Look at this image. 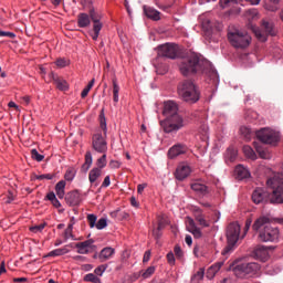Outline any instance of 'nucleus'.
Instances as JSON below:
<instances>
[{
    "label": "nucleus",
    "instance_id": "nucleus-1",
    "mask_svg": "<svg viewBox=\"0 0 283 283\" xmlns=\"http://www.w3.org/2000/svg\"><path fill=\"white\" fill-rule=\"evenodd\" d=\"M268 189L256 188L252 193V201L254 205H262L270 202V205H283V178H269L266 179Z\"/></svg>",
    "mask_w": 283,
    "mask_h": 283
},
{
    "label": "nucleus",
    "instance_id": "nucleus-2",
    "mask_svg": "<svg viewBox=\"0 0 283 283\" xmlns=\"http://www.w3.org/2000/svg\"><path fill=\"white\" fill-rule=\"evenodd\" d=\"M271 222L281 224L283 227V217L271 219L266 216L258 218L252 229L259 231V239L261 242H279L280 241V228L271 226Z\"/></svg>",
    "mask_w": 283,
    "mask_h": 283
},
{
    "label": "nucleus",
    "instance_id": "nucleus-3",
    "mask_svg": "<svg viewBox=\"0 0 283 283\" xmlns=\"http://www.w3.org/2000/svg\"><path fill=\"white\" fill-rule=\"evenodd\" d=\"M207 62L198 53H191L190 55L181 59L179 70L182 76H191L203 70Z\"/></svg>",
    "mask_w": 283,
    "mask_h": 283
},
{
    "label": "nucleus",
    "instance_id": "nucleus-4",
    "mask_svg": "<svg viewBox=\"0 0 283 283\" xmlns=\"http://www.w3.org/2000/svg\"><path fill=\"white\" fill-rule=\"evenodd\" d=\"M177 92L179 94V98L189 105H193V103H198L200 101V90L191 80H185L179 83Z\"/></svg>",
    "mask_w": 283,
    "mask_h": 283
},
{
    "label": "nucleus",
    "instance_id": "nucleus-5",
    "mask_svg": "<svg viewBox=\"0 0 283 283\" xmlns=\"http://www.w3.org/2000/svg\"><path fill=\"white\" fill-rule=\"evenodd\" d=\"M99 127L103 133H95L92 137V147L97 154H107V122L103 112L99 115Z\"/></svg>",
    "mask_w": 283,
    "mask_h": 283
},
{
    "label": "nucleus",
    "instance_id": "nucleus-6",
    "mask_svg": "<svg viewBox=\"0 0 283 283\" xmlns=\"http://www.w3.org/2000/svg\"><path fill=\"white\" fill-rule=\"evenodd\" d=\"M240 223L232 222L227 228V240L228 244L222 251V255H228V253H231L233 249H235V244H238V241L240 240Z\"/></svg>",
    "mask_w": 283,
    "mask_h": 283
},
{
    "label": "nucleus",
    "instance_id": "nucleus-7",
    "mask_svg": "<svg viewBox=\"0 0 283 283\" xmlns=\"http://www.w3.org/2000/svg\"><path fill=\"white\" fill-rule=\"evenodd\" d=\"M160 127L165 134H177L185 127V118L180 114L166 117L160 122Z\"/></svg>",
    "mask_w": 283,
    "mask_h": 283
},
{
    "label": "nucleus",
    "instance_id": "nucleus-8",
    "mask_svg": "<svg viewBox=\"0 0 283 283\" xmlns=\"http://www.w3.org/2000/svg\"><path fill=\"white\" fill-rule=\"evenodd\" d=\"M258 271H260V264L255 262L232 265V272L234 273L235 277L240 279L253 277Z\"/></svg>",
    "mask_w": 283,
    "mask_h": 283
},
{
    "label": "nucleus",
    "instance_id": "nucleus-9",
    "mask_svg": "<svg viewBox=\"0 0 283 283\" xmlns=\"http://www.w3.org/2000/svg\"><path fill=\"white\" fill-rule=\"evenodd\" d=\"M228 41L230 42L232 48L244 50V48H249V45L251 44V35L242 31L229 32Z\"/></svg>",
    "mask_w": 283,
    "mask_h": 283
},
{
    "label": "nucleus",
    "instance_id": "nucleus-10",
    "mask_svg": "<svg viewBox=\"0 0 283 283\" xmlns=\"http://www.w3.org/2000/svg\"><path fill=\"white\" fill-rule=\"evenodd\" d=\"M255 135L263 145H277V142L280 140L277 132L271 128H261L260 130H256Z\"/></svg>",
    "mask_w": 283,
    "mask_h": 283
},
{
    "label": "nucleus",
    "instance_id": "nucleus-11",
    "mask_svg": "<svg viewBox=\"0 0 283 283\" xmlns=\"http://www.w3.org/2000/svg\"><path fill=\"white\" fill-rule=\"evenodd\" d=\"M254 34L259 41L264 43L268 41L269 36H275V25L271 21L263 20L261 29H255Z\"/></svg>",
    "mask_w": 283,
    "mask_h": 283
},
{
    "label": "nucleus",
    "instance_id": "nucleus-12",
    "mask_svg": "<svg viewBox=\"0 0 283 283\" xmlns=\"http://www.w3.org/2000/svg\"><path fill=\"white\" fill-rule=\"evenodd\" d=\"M179 52L180 49L175 43H166L157 48L158 56H164L165 59H178Z\"/></svg>",
    "mask_w": 283,
    "mask_h": 283
},
{
    "label": "nucleus",
    "instance_id": "nucleus-13",
    "mask_svg": "<svg viewBox=\"0 0 283 283\" xmlns=\"http://www.w3.org/2000/svg\"><path fill=\"white\" fill-rule=\"evenodd\" d=\"M187 151H189V147L185 144L178 143L169 148L167 156L170 160H174L175 158H178V156H185Z\"/></svg>",
    "mask_w": 283,
    "mask_h": 283
},
{
    "label": "nucleus",
    "instance_id": "nucleus-14",
    "mask_svg": "<svg viewBox=\"0 0 283 283\" xmlns=\"http://www.w3.org/2000/svg\"><path fill=\"white\" fill-rule=\"evenodd\" d=\"M180 115V111L178 109V104L174 101L165 102L164 104V116L169 118V116H178Z\"/></svg>",
    "mask_w": 283,
    "mask_h": 283
},
{
    "label": "nucleus",
    "instance_id": "nucleus-15",
    "mask_svg": "<svg viewBox=\"0 0 283 283\" xmlns=\"http://www.w3.org/2000/svg\"><path fill=\"white\" fill-rule=\"evenodd\" d=\"M255 176H264L265 178H280V174L272 171L271 168L260 165L254 170Z\"/></svg>",
    "mask_w": 283,
    "mask_h": 283
},
{
    "label": "nucleus",
    "instance_id": "nucleus-16",
    "mask_svg": "<svg viewBox=\"0 0 283 283\" xmlns=\"http://www.w3.org/2000/svg\"><path fill=\"white\" fill-rule=\"evenodd\" d=\"M253 145L260 158H263V160H271V158H273V154L271 153V149H269L268 147H264V145L258 142H254Z\"/></svg>",
    "mask_w": 283,
    "mask_h": 283
},
{
    "label": "nucleus",
    "instance_id": "nucleus-17",
    "mask_svg": "<svg viewBox=\"0 0 283 283\" xmlns=\"http://www.w3.org/2000/svg\"><path fill=\"white\" fill-rule=\"evenodd\" d=\"M190 187H191L192 191H196L197 195L201 196L202 198H207V196H209V193H211V188H209L205 184L193 182V184H191Z\"/></svg>",
    "mask_w": 283,
    "mask_h": 283
},
{
    "label": "nucleus",
    "instance_id": "nucleus-18",
    "mask_svg": "<svg viewBox=\"0 0 283 283\" xmlns=\"http://www.w3.org/2000/svg\"><path fill=\"white\" fill-rule=\"evenodd\" d=\"M187 231H189V233H191L197 240H200V238H202V230L198 228L196 221L191 217H188Z\"/></svg>",
    "mask_w": 283,
    "mask_h": 283
},
{
    "label": "nucleus",
    "instance_id": "nucleus-19",
    "mask_svg": "<svg viewBox=\"0 0 283 283\" xmlns=\"http://www.w3.org/2000/svg\"><path fill=\"white\" fill-rule=\"evenodd\" d=\"M191 166L187 163H181L177 166L176 178H189V176H191Z\"/></svg>",
    "mask_w": 283,
    "mask_h": 283
},
{
    "label": "nucleus",
    "instance_id": "nucleus-20",
    "mask_svg": "<svg viewBox=\"0 0 283 283\" xmlns=\"http://www.w3.org/2000/svg\"><path fill=\"white\" fill-rule=\"evenodd\" d=\"M65 202L69 207H77L81 205V193L78 191H71L65 196Z\"/></svg>",
    "mask_w": 283,
    "mask_h": 283
},
{
    "label": "nucleus",
    "instance_id": "nucleus-21",
    "mask_svg": "<svg viewBox=\"0 0 283 283\" xmlns=\"http://www.w3.org/2000/svg\"><path fill=\"white\" fill-rule=\"evenodd\" d=\"M50 77L52 78V81L57 90H60L61 92H66V90L69 88L67 81L59 77V75H56L54 73H51Z\"/></svg>",
    "mask_w": 283,
    "mask_h": 283
},
{
    "label": "nucleus",
    "instance_id": "nucleus-22",
    "mask_svg": "<svg viewBox=\"0 0 283 283\" xmlns=\"http://www.w3.org/2000/svg\"><path fill=\"white\" fill-rule=\"evenodd\" d=\"M253 255L255 260H260L261 262H266L269 260V250L264 247H259L254 249Z\"/></svg>",
    "mask_w": 283,
    "mask_h": 283
},
{
    "label": "nucleus",
    "instance_id": "nucleus-23",
    "mask_svg": "<svg viewBox=\"0 0 283 283\" xmlns=\"http://www.w3.org/2000/svg\"><path fill=\"white\" fill-rule=\"evenodd\" d=\"M114 253H116V250L114 248H104L98 254L99 262H107V260L112 259V255H114Z\"/></svg>",
    "mask_w": 283,
    "mask_h": 283
},
{
    "label": "nucleus",
    "instance_id": "nucleus-24",
    "mask_svg": "<svg viewBox=\"0 0 283 283\" xmlns=\"http://www.w3.org/2000/svg\"><path fill=\"white\" fill-rule=\"evenodd\" d=\"M144 12L148 19H153V21H160V12L151 7H144Z\"/></svg>",
    "mask_w": 283,
    "mask_h": 283
},
{
    "label": "nucleus",
    "instance_id": "nucleus-25",
    "mask_svg": "<svg viewBox=\"0 0 283 283\" xmlns=\"http://www.w3.org/2000/svg\"><path fill=\"white\" fill-rule=\"evenodd\" d=\"M234 176L237 178H251V172L249 171V169L247 167H244L243 165H238L234 168Z\"/></svg>",
    "mask_w": 283,
    "mask_h": 283
},
{
    "label": "nucleus",
    "instance_id": "nucleus-26",
    "mask_svg": "<svg viewBox=\"0 0 283 283\" xmlns=\"http://www.w3.org/2000/svg\"><path fill=\"white\" fill-rule=\"evenodd\" d=\"M235 158H238V149L234 147H229L224 154L227 165H229V163H235Z\"/></svg>",
    "mask_w": 283,
    "mask_h": 283
},
{
    "label": "nucleus",
    "instance_id": "nucleus-27",
    "mask_svg": "<svg viewBox=\"0 0 283 283\" xmlns=\"http://www.w3.org/2000/svg\"><path fill=\"white\" fill-rule=\"evenodd\" d=\"M67 182L65 180H61L55 185V193L60 200H63L65 198V186Z\"/></svg>",
    "mask_w": 283,
    "mask_h": 283
},
{
    "label": "nucleus",
    "instance_id": "nucleus-28",
    "mask_svg": "<svg viewBox=\"0 0 283 283\" xmlns=\"http://www.w3.org/2000/svg\"><path fill=\"white\" fill-rule=\"evenodd\" d=\"M90 23H92V20L87 13H80L77 15L78 28H88Z\"/></svg>",
    "mask_w": 283,
    "mask_h": 283
},
{
    "label": "nucleus",
    "instance_id": "nucleus-29",
    "mask_svg": "<svg viewBox=\"0 0 283 283\" xmlns=\"http://www.w3.org/2000/svg\"><path fill=\"white\" fill-rule=\"evenodd\" d=\"M93 158H92V151H86L85 154V161L82 165L81 171L84 174H87L90 171V168L92 167Z\"/></svg>",
    "mask_w": 283,
    "mask_h": 283
},
{
    "label": "nucleus",
    "instance_id": "nucleus-30",
    "mask_svg": "<svg viewBox=\"0 0 283 283\" xmlns=\"http://www.w3.org/2000/svg\"><path fill=\"white\" fill-rule=\"evenodd\" d=\"M195 220H196V222H198V226L202 227L203 229L211 227V221H208L205 218V212H201V214H196Z\"/></svg>",
    "mask_w": 283,
    "mask_h": 283
},
{
    "label": "nucleus",
    "instance_id": "nucleus-31",
    "mask_svg": "<svg viewBox=\"0 0 283 283\" xmlns=\"http://www.w3.org/2000/svg\"><path fill=\"white\" fill-rule=\"evenodd\" d=\"M66 253H70L67 248H59L49 252L48 258H59L60 255H65Z\"/></svg>",
    "mask_w": 283,
    "mask_h": 283
},
{
    "label": "nucleus",
    "instance_id": "nucleus-32",
    "mask_svg": "<svg viewBox=\"0 0 283 283\" xmlns=\"http://www.w3.org/2000/svg\"><path fill=\"white\" fill-rule=\"evenodd\" d=\"M111 216L113 218H115V220H127V218H129V213H127L120 209H117V210L111 212Z\"/></svg>",
    "mask_w": 283,
    "mask_h": 283
},
{
    "label": "nucleus",
    "instance_id": "nucleus-33",
    "mask_svg": "<svg viewBox=\"0 0 283 283\" xmlns=\"http://www.w3.org/2000/svg\"><path fill=\"white\" fill-rule=\"evenodd\" d=\"M243 154L247 156V158H250V160L258 159V155L255 154V150L251 148V146H243Z\"/></svg>",
    "mask_w": 283,
    "mask_h": 283
},
{
    "label": "nucleus",
    "instance_id": "nucleus-34",
    "mask_svg": "<svg viewBox=\"0 0 283 283\" xmlns=\"http://www.w3.org/2000/svg\"><path fill=\"white\" fill-rule=\"evenodd\" d=\"M46 200H50V202L53 205V207H55V209H61V201H59L54 192H49L46 195Z\"/></svg>",
    "mask_w": 283,
    "mask_h": 283
},
{
    "label": "nucleus",
    "instance_id": "nucleus-35",
    "mask_svg": "<svg viewBox=\"0 0 283 283\" xmlns=\"http://www.w3.org/2000/svg\"><path fill=\"white\" fill-rule=\"evenodd\" d=\"M88 17L93 21V25H103V23H101V15H98V13H96V11H94V9L90 10Z\"/></svg>",
    "mask_w": 283,
    "mask_h": 283
},
{
    "label": "nucleus",
    "instance_id": "nucleus-36",
    "mask_svg": "<svg viewBox=\"0 0 283 283\" xmlns=\"http://www.w3.org/2000/svg\"><path fill=\"white\" fill-rule=\"evenodd\" d=\"M205 280V268H200L199 271L191 277V282H202Z\"/></svg>",
    "mask_w": 283,
    "mask_h": 283
},
{
    "label": "nucleus",
    "instance_id": "nucleus-37",
    "mask_svg": "<svg viewBox=\"0 0 283 283\" xmlns=\"http://www.w3.org/2000/svg\"><path fill=\"white\" fill-rule=\"evenodd\" d=\"M75 247L77 249V253H80L81 255H87V253H92V250L82 244L81 242L76 243Z\"/></svg>",
    "mask_w": 283,
    "mask_h": 283
},
{
    "label": "nucleus",
    "instance_id": "nucleus-38",
    "mask_svg": "<svg viewBox=\"0 0 283 283\" xmlns=\"http://www.w3.org/2000/svg\"><path fill=\"white\" fill-rule=\"evenodd\" d=\"M241 136L245 138V140H251V136H253V133L251 132V128L243 126L240 128Z\"/></svg>",
    "mask_w": 283,
    "mask_h": 283
},
{
    "label": "nucleus",
    "instance_id": "nucleus-39",
    "mask_svg": "<svg viewBox=\"0 0 283 283\" xmlns=\"http://www.w3.org/2000/svg\"><path fill=\"white\" fill-rule=\"evenodd\" d=\"M120 92V86L116 83V80H113V101L118 103V93Z\"/></svg>",
    "mask_w": 283,
    "mask_h": 283
},
{
    "label": "nucleus",
    "instance_id": "nucleus-40",
    "mask_svg": "<svg viewBox=\"0 0 283 283\" xmlns=\"http://www.w3.org/2000/svg\"><path fill=\"white\" fill-rule=\"evenodd\" d=\"M84 282H92V283H102L101 279L96 276L94 273H88L84 276Z\"/></svg>",
    "mask_w": 283,
    "mask_h": 283
},
{
    "label": "nucleus",
    "instance_id": "nucleus-41",
    "mask_svg": "<svg viewBox=\"0 0 283 283\" xmlns=\"http://www.w3.org/2000/svg\"><path fill=\"white\" fill-rule=\"evenodd\" d=\"M94 78L85 86V88L82 91L81 93V97L85 98L87 97V95L90 94V91L92 90V87H94Z\"/></svg>",
    "mask_w": 283,
    "mask_h": 283
},
{
    "label": "nucleus",
    "instance_id": "nucleus-42",
    "mask_svg": "<svg viewBox=\"0 0 283 283\" xmlns=\"http://www.w3.org/2000/svg\"><path fill=\"white\" fill-rule=\"evenodd\" d=\"M107 165V155L104 153L103 156H101L96 161V167H99V169H103Z\"/></svg>",
    "mask_w": 283,
    "mask_h": 283
},
{
    "label": "nucleus",
    "instance_id": "nucleus-43",
    "mask_svg": "<svg viewBox=\"0 0 283 283\" xmlns=\"http://www.w3.org/2000/svg\"><path fill=\"white\" fill-rule=\"evenodd\" d=\"M45 227H48L46 222H43L39 226H33L30 228L31 233H41V231H43V229H45Z\"/></svg>",
    "mask_w": 283,
    "mask_h": 283
},
{
    "label": "nucleus",
    "instance_id": "nucleus-44",
    "mask_svg": "<svg viewBox=\"0 0 283 283\" xmlns=\"http://www.w3.org/2000/svg\"><path fill=\"white\" fill-rule=\"evenodd\" d=\"M165 227H167V219L164 214H160L157 217V228L165 229Z\"/></svg>",
    "mask_w": 283,
    "mask_h": 283
},
{
    "label": "nucleus",
    "instance_id": "nucleus-45",
    "mask_svg": "<svg viewBox=\"0 0 283 283\" xmlns=\"http://www.w3.org/2000/svg\"><path fill=\"white\" fill-rule=\"evenodd\" d=\"M245 17L248 18V21H251L253 19H258V10L256 9H250L245 11Z\"/></svg>",
    "mask_w": 283,
    "mask_h": 283
},
{
    "label": "nucleus",
    "instance_id": "nucleus-46",
    "mask_svg": "<svg viewBox=\"0 0 283 283\" xmlns=\"http://www.w3.org/2000/svg\"><path fill=\"white\" fill-rule=\"evenodd\" d=\"M102 169L103 168H99L98 166H96L90 171L88 178H99L102 174Z\"/></svg>",
    "mask_w": 283,
    "mask_h": 283
},
{
    "label": "nucleus",
    "instance_id": "nucleus-47",
    "mask_svg": "<svg viewBox=\"0 0 283 283\" xmlns=\"http://www.w3.org/2000/svg\"><path fill=\"white\" fill-rule=\"evenodd\" d=\"M55 65L57 67H67V65H70V60H66L65 57H59L55 61Z\"/></svg>",
    "mask_w": 283,
    "mask_h": 283
},
{
    "label": "nucleus",
    "instance_id": "nucleus-48",
    "mask_svg": "<svg viewBox=\"0 0 283 283\" xmlns=\"http://www.w3.org/2000/svg\"><path fill=\"white\" fill-rule=\"evenodd\" d=\"M101 30H103V25H93V31L94 34H92V39L93 41H97L98 40V35L101 34Z\"/></svg>",
    "mask_w": 283,
    "mask_h": 283
},
{
    "label": "nucleus",
    "instance_id": "nucleus-49",
    "mask_svg": "<svg viewBox=\"0 0 283 283\" xmlns=\"http://www.w3.org/2000/svg\"><path fill=\"white\" fill-rule=\"evenodd\" d=\"M153 238L158 242L163 238V228H153Z\"/></svg>",
    "mask_w": 283,
    "mask_h": 283
},
{
    "label": "nucleus",
    "instance_id": "nucleus-50",
    "mask_svg": "<svg viewBox=\"0 0 283 283\" xmlns=\"http://www.w3.org/2000/svg\"><path fill=\"white\" fill-rule=\"evenodd\" d=\"M222 264H223L222 262L214 263L209 268L208 273H212L213 275H216V273H218V271L222 269Z\"/></svg>",
    "mask_w": 283,
    "mask_h": 283
},
{
    "label": "nucleus",
    "instance_id": "nucleus-51",
    "mask_svg": "<svg viewBox=\"0 0 283 283\" xmlns=\"http://www.w3.org/2000/svg\"><path fill=\"white\" fill-rule=\"evenodd\" d=\"M31 157L33 158V160H36L38 163H41L43 158H45V156L39 154L36 149L31 150Z\"/></svg>",
    "mask_w": 283,
    "mask_h": 283
},
{
    "label": "nucleus",
    "instance_id": "nucleus-52",
    "mask_svg": "<svg viewBox=\"0 0 283 283\" xmlns=\"http://www.w3.org/2000/svg\"><path fill=\"white\" fill-rule=\"evenodd\" d=\"M105 227H107V219H105V218H101V219L95 223V228H96L98 231L105 229Z\"/></svg>",
    "mask_w": 283,
    "mask_h": 283
},
{
    "label": "nucleus",
    "instance_id": "nucleus-53",
    "mask_svg": "<svg viewBox=\"0 0 283 283\" xmlns=\"http://www.w3.org/2000/svg\"><path fill=\"white\" fill-rule=\"evenodd\" d=\"M238 0H220L221 8H231V6H235Z\"/></svg>",
    "mask_w": 283,
    "mask_h": 283
},
{
    "label": "nucleus",
    "instance_id": "nucleus-54",
    "mask_svg": "<svg viewBox=\"0 0 283 283\" xmlns=\"http://www.w3.org/2000/svg\"><path fill=\"white\" fill-rule=\"evenodd\" d=\"M153 273H156V268L149 266V268L146 269L145 272L142 274V277H143L144 280H147V279H149V276H150Z\"/></svg>",
    "mask_w": 283,
    "mask_h": 283
},
{
    "label": "nucleus",
    "instance_id": "nucleus-55",
    "mask_svg": "<svg viewBox=\"0 0 283 283\" xmlns=\"http://www.w3.org/2000/svg\"><path fill=\"white\" fill-rule=\"evenodd\" d=\"M96 220H98L96 214H88L87 216V221H88V224H90L91 229H94V227H96Z\"/></svg>",
    "mask_w": 283,
    "mask_h": 283
},
{
    "label": "nucleus",
    "instance_id": "nucleus-56",
    "mask_svg": "<svg viewBox=\"0 0 283 283\" xmlns=\"http://www.w3.org/2000/svg\"><path fill=\"white\" fill-rule=\"evenodd\" d=\"M84 247H86V249H90L91 251H94V249H96V245H94V240L93 239H88L86 241L81 242Z\"/></svg>",
    "mask_w": 283,
    "mask_h": 283
},
{
    "label": "nucleus",
    "instance_id": "nucleus-57",
    "mask_svg": "<svg viewBox=\"0 0 283 283\" xmlns=\"http://www.w3.org/2000/svg\"><path fill=\"white\" fill-rule=\"evenodd\" d=\"M174 251H175L176 258H178L179 260H180V258H182L185 255L180 245H175Z\"/></svg>",
    "mask_w": 283,
    "mask_h": 283
},
{
    "label": "nucleus",
    "instance_id": "nucleus-58",
    "mask_svg": "<svg viewBox=\"0 0 283 283\" xmlns=\"http://www.w3.org/2000/svg\"><path fill=\"white\" fill-rule=\"evenodd\" d=\"M168 264H176V256L174 255V252H168L167 254Z\"/></svg>",
    "mask_w": 283,
    "mask_h": 283
},
{
    "label": "nucleus",
    "instance_id": "nucleus-59",
    "mask_svg": "<svg viewBox=\"0 0 283 283\" xmlns=\"http://www.w3.org/2000/svg\"><path fill=\"white\" fill-rule=\"evenodd\" d=\"M0 36H8L9 39H14V36H17V34H14L13 32H10V31H0Z\"/></svg>",
    "mask_w": 283,
    "mask_h": 283
},
{
    "label": "nucleus",
    "instance_id": "nucleus-60",
    "mask_svg": "<svg viewBox=\"0 0 283 283\" xmlns=\"http://www.w3.org/2000/svg\"><path fill=\"white\" fill-rule=\"evenodd\" d=\"M192 213H193V217H196V216H200L201 213H203V211L200 207L195 206V207H192Z\"/></svg>",
    "mask_w": 283,
    "mask_h": 283
},
{
    "label": "nucleus",
    "instance_id": "nucleus-61",
    "mask_svg": "<svg viewBox=\"0 0 283 283\" xmlns=\"http://www.w3.org/2000/svg\"><path fill=\"white\" fill-rule=\"evenodd\" d=\"M200 134H202V136L207 137V134H209V126L207 125H202L199 129Z\"/></svg>",
    "mask_w": 283,
    "mask_h": 283
},
{
    "label": "nucleus",
    "instance_id": "nucleus-62",
    "mask_svg": "<svg viewBox=\"0 0 283 283\" xmlns=\"http://www.w3.org/2000/svg\"><path fill=\"white\" fill-rule=\"evenodd\" d=\"M70 238H74V234H72V230H64V240L67 241Z\"/></svg>",
    "mask_w": 283,
    "mask_h": 283
},
{
    "label": "nucleus",
    "instance_id": "nucleus-63",
    "mask_svg": "<svg viewBox=\"0 0 283 283\" xmlns=\"http://www.w3.org/2000/svg\"><path fill=\"white\" fill-rule=\"evenodd\" d=\"M105 273V266L101 265L95 269V275H103Z\"/></svg>",
    "mask_w": 283,
    "mask_h": 283
},
{
    "label": "nucleus",
    "instance_id": "nucleus-64",
    "mask_svg": "<svg viewBox=\"0 0 283 283\" xmlns=\"http://www.w3.org/2000/svg\"><path fill=\"white\" fill-rule=\"evenodd\" d=\"M146 187H147V184H139L137 186V192L143 193L145 191Z\"/></svg>",
    "mask_w": 283,
    "mask_h": 283
}]
</instances>
